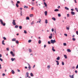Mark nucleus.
I'll use <instances>...</instances> for the list:
<instances>
[{"instance_id": "nucleus-1", "label": "nucleus", "mask_w": 78, "mask_h": 78, "mask_svg": "<svg viewBox=\"0 0 78 78\" xmlns=\"http://www.w3.org/2000/svg\"><path fill=\"white\" fill-rule=\"evenodd\" d=\"M0 22L2 25L3 26H5L6 25V23H3V20H0Z\"/></svg>"}, {"instance_id": "nucleus-2", "label": "nucleus", "mask_w": 78, "mask_h": 78, "mask_svg": "<svg viewBox=\"0 0 78 78\" xmlns=\"http://www.w3.org/2000/svg\"><path fill=\"white\" fill-rule=\"evenodd\" d=\"M51 44H54V43H55L56 42V41H55V40H51Z\"/></svg>"}, {"instance_id": "nucleus-3", "label": "nucleus", "mask_w": 78, "mask_h": 78, "mask_svg": "<svg viewBox=\"0 0 78 78\" xmlns=\"http://www.w3.org/2000/svg\"><path fill=\"white\" fill-rule=\"evenodd\" d=\"M16 21V20H13V22L12 23L13 25H16V22H15Z\"/></svg>"}, {"instance_id": "nucleus-4", "label": "nucleus", "mask_w": 78, "mask_h": 78, "mask_svg": "<svg viewBox=\"0 0 78 78\" xmlns=\"http://www.w3.org/2000/svg\"><path fill=\"white\" fill-rule=\"evenodd\" d=\"M10 54H11V55H12V56L13 57L15 56V54H14V53L13 54V52L12 51H10Z\"/></svg>"}, {"instance_id": "nucleus-5", "label": "nucleus", "mask_w": 78, "mask_h": 78, "mask_svg": "<svg viewBox=\"0 0 78 78\" xmlns=\"http://www.w3.org/2000/svg\"><path fill=\"white\" fill-rule=\"evenodd\" d=\"M28 65L29 66V67H28V68H29V70H30L31 69V66H30V64H29V63L28 64Z\"/></svg>"}, {"instance_id": "nucleus-6", "label": "nucleus", "mask_w": 78, "mask_h": 78, "mask_svg": "<svg viewBox=\"0 0 78 78\" xmlns=\"http://www.w3.org/2000/svg\"><path fill=\"white\" fill-rule=\"evenodd\" d=\"M66 29L67 30H69V29H70V26H66Z\"/></svg>"}, {"instance_id": "nucleus-7", "label": "nucleus", "mask_w": 78, "mask_h": 78, "mask_svg": "<svg viewBox=\"0 0 78 78\" xmlns=\"http://www.w3.org/2000/svg\"><path fill=\"white\" fill-rule=\"evenodd\" d=\"M71 14L72 15H75V13L73 12H71Z\"/></svg>"}, {"instance_id": "nucleus-8", "label": "nucleus", "mask_w": 78, "mask_h": 78, "mask_svg": "<svg viewBox=\"0 0 78 78\" xmlns=\"http://www.w3.org/2000/svg\"><path fill=\"white\" fill-rule=\"evenodd\" d=\"M5 42V41L4 40H3L2 41V45H5V44L4 43V42Z\"/></svg>"}, {"instance_id": "nucleus-9", "label": "nucleus", "mask_w": 78, "mask_h": 78, "mask_svg": "<svg viewBox=\"0 0 78 78\" xmlns=\"http://www.w3.org/2000/svg\"><path fill=\"white\" fill-rule=\"evenodd\" d=\"M44 4L45 5V7H47V4L45 2H44Z\"/></svg>"}, {"instance_id": "nucleus-10", "label": "nucleus", "mask_w": 78, "mask_h": 78, "mask_svg": "<svg viewBox=\"0 0 78 78\" xmlns=\"http://www.w3.org/2000/svg\"><path fill=\"white\" fill-rule=\"evenodd\" d=\"M52 51H55V49H54V47H52Z\"/></svg>"}, {"instance_id": "nucleus-11", "label": "nucleus", "mask_w": 78, "mask_h": 78, "mask_svg": "<svg viewBox=\"0 0 78 78\" xmlns=\"http://www.w3.org/2000/svg\"><path fill=\"white\" fill-rule=\"evenodd\" d=\"M67 51L68 52H71V50H70L69 49H67Z\"/></svg>"}, {"instance_id": "nucleus-12", "label": "nucleus", "mask_w": 78, "mask_h": 78, "mask_svg": "<svg viewBox=\"0 0 78 78\" xmlns=\"http://www.w3.org/2000/svg\"><path fill=\"white\" fill-rule=\"evenodd\" d=\"M54 11H55V12H57L58 11H59V9H55V10H54Z\"/></svg>"}, {"instance_id": "nucleus-13", "label": "nucleus", "mask_w": 78, "mask_h": 78, "mask_svg": "<svg viewBox=\"0 0 78 78\" xmlns=\"http://www.w3.org/2000/svg\"><path fill=\"white\" fill-rule=\"evenodd\" d=\"M44 14H45V16H47V11H45L44 12Z\"/></svg>"}, {"instance_id": "nucleus-14", "label": "nucleus", "mask_w": 78, "mask_h": 78, "mask_svg": "<svg viewBox=\"0 0 78 78\" xmlns=\"http://www.w3.org/2000/svg\"><path fill=\"white\" fill-rule=\"evenodd\" d=\"M65 8L66 10H69V8H67V7H65Z\"/></svg>"}, {"instance_id": "nucleus-15", "label": "nucleus", "mask_w": 78, "mask_h": 78, "mask_svg": "<svg viewBox=\"0 0 78 78\" xmlns=\"http://www.w3.org/2000/svg\"><path fill=\"white\" fill-rule=\"evenodd\" d=\"M69 77H70L71 78H73V75L72 76L70 75Z\"/></svg>"}, {"instance_id": "nucleus-16", "label": "nucleus", "mask_w": 78, "mask_h": 78, "mask_svg": "<svg viewBox=\"0 0 78 78\" xmlns=\"http://www.w3.org/2000/svg\"><path fill=\"white\" fill-rule=\"evenodd\" d=\"M12 74H14V73H15V72H14V70H12Z\"/></svg>"}, {"instance_id": "nucleus-17", "label": "nucleus", "mask_w": 78, "mask_h": 78, "mask_svg": "<svg viewBox=\"0 0 78 78\" xmlns=\"http://www.w3.org/2000/svg\"><path fill=\"white\" fill-rule=\"evenodd\" d=\"M52 20H53L55 21L56 20V18H55V17H52Z\"/></svg>"}, {"instance_id": "nucleus-18", "label": "nucleus", "mask_w": 78, "mask_h": 78, "mask_svg": "<svg viewBox=\"0 0 78 78\" xmlns=\"http://www.w3.org/2000/svg\"><path fill=\"white\" fill-rule=\"evenodd\" d=\"M29 52L30 53H31V52L32 51L31 50V49H29Z\"/></svg>"}, {"instance_id": "nucleus-19", "label": "nucleus", "mask_w": 78, "mask_h": 78, "mask_svg": "<svg viewBox=\"0 0 78 78\" xmlns=\"http://www.w3.org/2000/svg\"><path fill=\"white\" fill-rule=\"evenodd\" d=\"M11 59L12 61H14V60H15V58H11Z\"/></svg>"}, {"instance_id": "nucleus-20", "label": "nucleus", "mask_w": 78, "mask_h": 78, "mask_svg": "<svg viewBox=\"0 0 78 78\" xmlns=\"http://www.w3.org/2000/svg\"><path fill=\"white\" fill-rule=\"evenodd\" d=\"M64 57L65 58V59H67V57L66 55H64Z\"/></svg>"}, {"instance_id": "nucleus-21", "label": "nucleus", "mask_w": 78, "mask_h": 78, "mask_svg": "<svg viewBox=\"0 0 78 78\" xmlns=\"http://www.w3.org/2000/svg\"><path fill=\"white\" fill-rule=\"evenodd\" d=\"M16 38H13L12 40V41H16Z\"/></svg>"}, {"instance_id": "nucleus-22", "label": "nucleus", "mask_w": 78, "mask_h": 78, "mask_svg": "<svg viewBox=\"0 0 78 78\" xmlns=\"http://www.w3.org/2000/svg\"><path fill=\"white\" fill-rule=\"evenodd\" d=\"M75 9L76 10V11H77V12H78V9L77 8H75Z\"/></svg>"}, {"instance_id": "nucleus-23", "label": "nucleus", "mask_w": 78, "mask_h": 78, "mask_svg": "<svg viewBox=\"0 0 78 78\" xmlns=\"http://www.w3.org/2000/svg\"><path fill=\"white\" fill-rule=\"evenodd\" d=\"M59 59H60V57H59L58 56L56 58V59L57 60H59Z\"/></svg>"}, {"instance_id": "nucleus-24", "label": "nucleus", "mask_w": 78, "mask_h": 78, "mask_svg": "<svg viewBox=\"0 0 78 78\" xmlns=\"http://www.w3.org/2000/svg\"><path fill=\"white\" fill-rule=\"evenodd\" d=\"M41 40H39L38 41V44H41Z\"/></svg>"}, {"instance_id": "nucleus-25", "label": "nucleus", "mask_w": 78, "mask_h": 78, "mask_svg": "<svg viewBox=\"0 0 78 78\" xmlns=\"http://www.w3.org/2000/svg\"><path fill=\"white\" fill-rule=\"evenodd\" d=\"M45 23H48V21L47 20H45Z\"/></svg>"}, {"instance_id": "nucleus-26", "label": "nucleus", "mask_w": 78, "mask_h": 78, "mask_svg": "<svg viewBox=\"0 0 78 78\" xmlns=\"http://www.w3.org/2000/svg\"><path fill=\"white\" fill-rule=\"evenodd\" d=\"M33 16V14H31L30 15V17H32Z\"/></svg>"}, {"instance_id": "nucleus-27", "label": "nucleus", "mask_w": 78, "mask_h": 78, "mask_svg": "<svg viewBox=\"0 0 78 78\" xmlns=\"http://www.w3.org/2000/svg\"><path fill=\"white\" fill-rule=\"evenodd\" d=\"M26 20H30V18L28 17H26Z\"/></svg>"}, {"instance_id": "nucleus-28", "label": "nucleus", "mask_w": 78, "mask_h": 78, "mask_svg": "<svg viewBox=\"0 0 78 78\" xmlns=\"http://www.w3.org/2000/svg\"><path fill=\"white\" fill-rule=\"evenodd\" d=\"M20 16H22V10L21 11Z\"/></svg>"}, {"instance_id": "nucleus-29", "label": "nucleus", "mask_w": 78, "mask_h": 78, "mask_svg": "<svg viewBox=\"0 0 78 78\" xmlns=\"http://www.w3.org/2000/svg\"><path fill=\"white\" fill-rule=\"evenodd\" d=\"M52 36H49V39H51L52 38Z\"/></svg>"}, {"instance_id": "nucleus-30", "label": "nucleus", "mask_w": 78, "mask_h": 78, "mask_svg": "<svg viewBox=\"0 0 78 78\" xmlns=\"http://www.w3.org/2000/svg\"><path fill=\"white\" fill-rule=\"evenodd\" d=\"M30 76H33V73H30Z\"/></svg>"}, {"instance_id": "nucleus-31", "label": "nucleus", "mask_w": 78, "mask_h": 78, "mask_svg": "<svg viewBox=\"0 0 78 78\" xmlns=\"http://www.w3.org/2000/svg\"><path fill=\"white\" fill-rule=\"evenodd\" d=\"M16 7H17V8H18L19 7V5H18V4H16Z\"/></svg>"}, {"instance_id": "nucleus-32", "label": "nucleus", "mask_w": 78, "mask_h": 78, "mask_svg": "<svg viewBox=\"0 0 78 78\" xmlns=\"http://www.w3.org/2000/svg\"><path fill=\"white\" fill-rule=\"evenodd\" d=\"M63 45H64V46H66V45H67V44L66 43H64Z\"/></svg>"}, {"instance_id": "nucleus-33", "label": "nucleus", "mask_w": 78, "mask_h": 78, "mask_svg": "<svg viewBox=\"0 0 78 78\" xmlns=\"http://www.w3.org/2000/svg\"><path fill=\"white\" fill-rule=\"evenodd\" d=\"M72 40H73V41H76V39L75 38H73L72 39Z\"/></svg>"}, {"instance_id": "nucleus-34", "label": "nucleus", "mask_w": 78, "mask_h": 78, "mask_svg": "<svg viewBox=\"0 0 78 78\" xmlns=\"http://www.w3.org/2000/svg\"><path fill=\"white\" fill-rule=\"evenodd\" d=\"M16 44H19V41H18L17 40L16 41Z\"/></svg>"}, {"instance_id": "nucleus-35", "label": "nucleus", "mask_w": 78, "mask_h": 78, "mask_svg": "<svg viewBox=\"0 0 78 78\" xmlns=\"http://www.w3.org/2000/svg\"><path fill=\"white\" fill-rule=\"evenodd\" d=\"M19 28L20 29H22V27L21 26H19Z\"/></svg>"}, {"instance_id": "nucleus-36", "label": "nucleus", "mask_w": 78, "mask_h": 78, "mask_svg": "<svg viewBox=\"0 0 78 78\" xmlns=\"http://www.w3.org/2000/svg\"><path fill=\"white\" fill-rule=\"evenodd\" d=\"M39 21H38V23H41V19H39Z\"/></svg>"}, {"instance_id": "nucleus-37", "label": "nucleus", "mask_w": 78, "mask_h": 78, "mask_svg": "<svg viewBox=\"0 0 78 78\" xmlns=\"http://www.w3.org/2000/svg\"><path fill=\"white\" fill-rule=\"evenodd\" d=\"M31 42V40H29L28 41V42H29V43H30Z\"/></svg>"}, {"instance_id": "nucleus-38", "label": "nucleus", "mask_w": 78, "mask_h": 78, "mask_svg": "<svg viewBox=\"0 0 78 78\" xmlns=\"http://www.w3.org/2000/svg\"><path fill=\"white\" fill-rule=\"evenodd\" d=\"M24 8H28V7L25 5L24 6Z\"/></svg>"}, {"instance_id": "nucleus-39", "label": "nucleus", "mask_w": 78, "mask_h": 78, "mask_svg": "<svg viewBox=\"0 0 78 78\" xmlns=\"http://www.w3.org/2000/svg\"><path fill=\"white\" fill-rule=\"evenodd\" d=\"M3 38L4 40H6V38L5 37H3Z\"/></svg>"}, {"instance_id": "nucleus-40", "label": "nucleus", "mask_w": 78, "mask_h": 78, "mask_svg": "<svg viewBox=\"0 0 78 78\" xmlns=\"http://www.w3.org/2000/svg\"><path fill=\"white\" fill-rule=\"evenodd\" d=\"M62 66H64V62H62Z\"/></svg>"}, {"instance_id": "nucleus-41", "label": "nucleus", "mask_w": 78, "mask_h": 78, "mask_svg": "<svg viewBox=\"0 0 78 78\" xmlns=\"http://www.w3.org/2000/svg\"><path fill=\"white\" fill-rule=\"evenodd\" d=\"M19 27V26L17 25H16L15 26V28H18Z\"/></svg>"}, {"instance_id": "nucleus-42", "label": "nucleus", "mask_w": 78, "mask_h": 78, "mask_svg": "<svg viewBox=\"0 0 78 78\" xmlns=\"http://www.w3.org/2000/svg\"><path fill=\"white\" fill-rule=\"evenodd\" d=\"M24 33H25V34H27V31L24 30Z\"/></svg>"}, {"instance_id": "nucleus-43", "label": "nucleus", "mask_w": 78, "mask_h": 78, "mask_svg": "<svg viewBox=\"0 0 78 78\" xmlns=\"http://www.w3.org/2000/svg\"><path fill=\"white\" fill-rule=\"evenodd\" d=\"M50 65L48 66H47V68H49V69H50Z\"/></svg>"}, {"instance_id": "nucleus-44", "label": "nucleus", "mask_w": 78, "mask_h": 78, "mask_svg": "<svg viewBox=\"0 0 78 78\" xmlns=\"http://www.w3.org/2000/svg\"><path fill=\"white\" fill-rule=\"evenodd\" d=\"M58 17H61V14H58Z\"/></svg>"}, {"instance_id": "nucleus-45", "label": "nucleus", "mask_w": 78, "mask_h": 78, "mask_svg": "<svg viewBox=\"0 0 78 78\" xmlns=\"http://www.w3.org/2000/svg\"><path fill=\"white\" fill-rule=\"evenodd\" d=\"M32 5H33V6H34V2H32Z\"/></svg>"}, {"instance_id": "nucleus-46", "label": "nucleus", "mask_w": 78, "mask_h": 78, "mask_svg": "<svg viewBox=\"0 0 78 78\" xmlns=\"http://www.w3.org/2000/svg\"><path fill=\"white\" fill-rule=\"evenodd\" d=\"M34 23V21L32 22V23H31V25H33Z\"/></svg>"}, {"instance_id": "nucleus-47", "label": "nucleus", "mask_w": 78, "mask_h": 78, "mask_svg": "<svg viewBox=\"0 0 78 78\" xmlns=\"http://www.w3.org/2000/svg\"><path fill=\"white\" fill-rule=\"evenodd\" d=\"M17 4H18V3H20V1H18L17 2Z\"/></svg>"}, {"instance_id": "nucleus-48", "label": "nucleus", "mask_w": 78, "mask_h": 78, "mask_svg": "<svg viewBox=\"0 0 78 78\" xmlns=\"http://www.w3.org/2000/svg\"><path fill=\"white\" fill-rule=\"evenodd\" d=\"M29 75V73L28 72H27L26 73V75Z\"/></svg>"}, {"instance_id": "nucleus-49", "label": "nucleus", "mask_w": 78, "mask_h": 78, "mask_svg": "<svg viewBox=\"0 0 78 78\" xmlns=\"http://www.w3.org/2000/svg\"><path fill=\"white\" fill-rule=\"evenodd\" d=\"M0 61H3V59H2V58H0Z\"/></svg>"}, {"instance_id": "nucleus-50", "label": "nucleus", "mask_w": 78, "mask_h": 78, "mask_svg": "<svg viewBox=\"0 0 78 78\" xmlns=\"http://www.w3.org/2000/svg\"><path fill=\"white\" fill-rule=\"evenodd\" d=\"M6 50H7V51H9V48H7Z\"/></svg>"}, {"instance_id": "nucleus-51", "label": "nucleus", "mask_w": 78, "mask_h": 78, "mask_svg": "<svg viewBox=\"0 0 78 78\" xmlns=\"http://www.w3.org/2000/svg\"><path fill=\"white\" fill-rule=\"evenodd\" d=\"M48 44H50L51 43H50V41H48Z\"/></svg>"}, {"instance_id": "nucleus-52", "label": "nucleus", "mask_w": 78, "mask_h": 78, "mask_svg": "<svg viewBox=\"0 0 78 78\" xmlns=\"http://www.w3.org/2000/svg\"><path fill=\"white\" fill-rule=\"evenodd\" d=\"M5 73L2 74L3 76H5Z\"/></svg>"}, {"instance_id": "nucleus-53", "label": "nucleus", "mask_w": 78, "mask_h": 78, "mask_svg": "<svg viewBox=\"0 0 78 78\" xmlns=\"http://www.w3.org/2000/svg\"><path fill=\"white\" fill-rule=\"evenodd\" d=\"M11 47L12 48H14V46L13 45H12V46H11Z\"/></svg>"}, {"instance_id": "nucleus-54", "label": "nucleus", "mask_w": 78, "mask_h": 78, "mask_svg": "<svg viewBox=\"0 0 78 78\" xmlns=\"http://www.w3.org/2000/svg\"><path fill=\"white\" fill-rule=\"evenodd\" d=\"M67 17H69V14H67Z\"/></svg>"}, {"instance_id": "nucleus-55", "label": "nucleus", "mask_w": 78, "mask_h": 78, "mask_svg": "<svg viewBox=\"0 0 78 78\" xmlns=\"http://www.w3.org/2000/svg\"><path fill=\"white\" fill-rule=\"evenodd\" d=\"M52 32H53L54 31V29H52Z\"/></svg>"}, {"instance_id": "nucleus-56", "label": "nucleus", "mask_w": 78, "mask_h": 78, "mask_svg": "<svg viewBox=\"0 0 78 78\" xmlns=\"http://www.w3.org/2000/svg\"><path fill=\"white\" fill-rule=\"evenodd\" d=\"M76 34L77 35H78V31H76Z\"/></svg>"}, {"instance_id": "nucleus-57", "label": "nucleus", "mask_w": 78, "mask_h": 78, "mask_svg": "<svg viewBox=\"0 0 78 78\" xmlns=\"http://www.w3.org/2000/svg\"><path fill=\"white\" fill-rule=\"evenodd\" d=\"M75 73H77V72H78V71H77L76 70L75 71Z\"/></svg>"}, {"instance_id": "nucleus-58", "label": "nucleus", "mask_w": 78, "mask_h": 78, "mask_svg": "<svg viewBox=\"0 0 78 78\" xmlns=\"http://www.w3.org/2000/svg\"><path fill=\"white\" fill-rule=\"evenodd\" d=\"M55 61L57 63H59V62L58 61L56 60Z\"/></svg>"}, {"instance_id": "nucleus-59", "label": "nucleus", "mask_w": 78, "mask_h": 78, "mask_svg": "<svg viewBox=\"0 0 78 78\" xmlns=\"http://www.w3.org/2000/svg\"><path fill=\"white\" fill-rule=\"evenodd\" d=\"M78 64L76 66V69H78Z\"/></svg>"}, {"instance_id": "nucleus-60", "label": "nucleus", "mask_w": 78, "mask_h": 78, "mask_svg": "<svg viewBox=\"0 0 78 78\" xmlns=\"http://www.w3.org/2000/svg\"><path fill=\"white\" fill-rule=\"evenodd\" d=\"M18 70V72H20V71L19 70V69H17Z\"/></svg>"}, {"instance_id": "nucleus-61", "label": "nucleus", "mask_w": 78, "mask_h": 78, "mask_svg": "<svg viewBox=\"0 0 78 78\" xmlns=\"http://www.w3.org/2000/svg\"><path fill=\"white\" fill-rule=\"evenodd\" d=\"M47 47L46 45H44V48H45V47Z\"/></svg>"}, {"instance_id": "nucleus-62", "label": "nucleus", "mask_w": 78, "mask_h": 78, "mask_svg": "<svg viewBox=\"0 0 78 78\" xmlns=\"http://www.w3.org/2000/svg\"><path fill=\"white\" fill-rule=\"evenodd\" d=\"M31 9L32 10H33V9H34V8H33V7H32Z\"/></svg>"}, {"instance_id": "nucleus-63", "label": "nucleus", "mask_w": 78, "mask_h": 78, "mask_svg": "<svg viewBox=\"0 0 78 78\" xmlns=\"http://www.w3.org/2000/svg\"><path fill=\"white\" fill-rule=\"evenodd\" d=\"M72 37H75V35H73Z\"/></svg>"}, {"instance_id": "nucleus-64", "label": "nucleus", "mask_w": 78, "mask_h": 78, "mask_svg": "<svg viewBox=\"0 0 78 78\" xmlns=\"http://www.w3.org/2000/svg\"><path fill=\"white\" fill-rule=\"evenodd\" d=\"M71 11H74V10L73 9H71Z\"/></svg>"}]
</instances>
